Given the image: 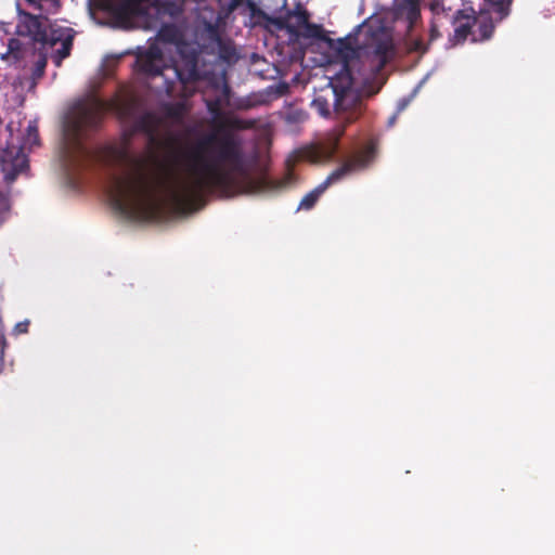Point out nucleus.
I'll list each match as a JSON object with an SVG mask.
<instances>
[{
	"label": "nucleus",
	"mask_w": 555,
	"mask_h": 555,
	"mask_svg": "<svg viewBox=\"0 0 555 555\" xmlns=\"http://www.w3.org/2000/svg\"><path fill=\"white\" fill-rule=\"evenodd\" d=\"M104 188L112 203L130 216H147L164 201L189 203L205 192L254 194L269 182L251 172L255 157L235 130L214 128L170 147L159 158L135 153L126 141L105 153Z\"/></svg>",
	"instance_id": "nucleus-1"
},
{
	"label": "nucleus",
	"mask_w": 555,
	"mask_h": 555,
	"mask_svg": "<svg viewBox=\"0 0 555 555\" xmlns=\"http://www.w3.org/2000/svg\"><path fill=\"white\" fill-rule=\"evenodd\" d=\"M179 31L172 25H165L158 31V41L175 44L179 60L173 65H165L159 43L152 44L140 54L137 63L142 73L152 79L160 78L162 88L168 94L180 93L183 98L199 89L201 82L214 74L212 65L222 61L230 63L235 50L225 44L216 34L208 47L196 50L192 44L179 41Z\"/></svg>",
	"instance_id": "nucleus-2"
},
{
	"label": "nucleus",
	"mask_w": 555,
	"mask_h": 555,
	"mask_svg": "<svg viewBox=\"0 0 555 555\" xmlns=\"http://www.w3.org/2000/svg\"><path fill=\"white\" fill-rule=\"evenodd\" d=\"M132 99L106 102L91 95L77 101L68 111L63 124L62 162L70 171L90 156L83 144L88 131L99 127L107 111L114 112L120 119L131 124L132 132H144L150 138L154 132V117L150 113L138 114Z\"/></svg>",
	"instance_id": "nucleus-3"
},
{
	"label": "nucleus",
	"mask_w": 555,
	"mask_h": 555,
	"mask_svg": "<svg viewBox=\"0 0 555 555\" xmlns=\"http://www.w3.org/2000/svg\"><path fill=\"white\" fill-rule=\"evenodd\" d=\"M392 42L383 26L373 27L367 21L358 25L352 33L337 40L336 51L344 68L353 79L378 73L391 57Z\"/></svg>",
	"instance_id": "nucleus-4"
},
{
	"label": "nucleus",
	"mask_w": 555,
	"mask_h": 555,
	"mask_svg": "<svg viewBox=\"0 0 555 555\" xmlns=\"http://www.w3.org/2000/svg\"><path fill=\"white\" fill-rule=\"evenodd\" d=\"M15 126L9 122L7 131L10 133V141L0 153V170L7 184L12 183L16 177L28 169V160L25 154L38 143V129L35 121H29L22 139L13 137Z\"/></svg>",
	"instance_id": "nucleus-5"
},
{
	"label": "nucleus",
	"mask_w": 555,
	"mask_h": 555,
	"mask_svg": "<svg viewBox=\"0 0 555 555\" xmlns=\"http://www.w3.org/2000/svg\"><path fill=\"white\" fill-rule=\"evenodd\" d=\"M374 157V149L372 146L367 147L362 153L353 156L350 160H348L345 165L334 170L321 184H319L311 192L306 194L304 198L300 201L298 209L309 210L311 209L320 196L325 192V190L332 185L333 183L338 182L345 176L352 171L362 170L369 166L371 160Z\"/></svg>",
	"instance_id": "nucleus-6"
},
{
	"label": "nucleus",
	"mask_w": 555,
	"mask_h": 555,
	"mask_svg": "<svg viewBox=\"0 0 555 555\" xmlns=\"http://www.w3.org/2000/svg\"><path fill=\"white\" fill-rule=\"evenodd\" d=\"M37 49L34 42L22 38H10L7 50L0 52V60L15 68H26L30 59L35 56Z\"/></svg>",
	"instance_id": "nucleus-7"
},
{
	"label": "nucleus",
	"mask_w": 555,
	"mask_h": 555,
	"mask_svg": "<svg viewBox=\"0 0 555 555\" xmlns=\"http://www.w3.org/2000/svg\"><path fill=\"white\" fill-rule=\"evenodd\" d=\"M74 30L70 27L57 24L47 26V39L41 43H48L55 49L53 60L57 66L70 53L74 39Z\"/></svg>",
	"instance_id": "nucleus-8"
},
{
	"label": "nucleus",
	"mask_w": 555,
	"mask_h": 555,
	"mask_svg": "<svg viewBox=\"0 0 555 555\" xmlns=\"http://www.w3.org/2000/svg\"><path fill=\"white\" fill-rule=\"evenodd\" d=\"M285 7L286 3L284 2L276 17V23L281 28H286L291 33H297L300 28L305 27L308 30V36H319V28L309 24L308 13L301 4H298L294 10H288Z\"/></svg>",
	"instance_id": "nucleus-9"
},
{
	"label": "nucleus",
	"mask_w": 555,
	"mask_h": 555,
	"mask_svg": "<svg viewBox=\"0 0 555 555\" xmlns=\"http://www.w3.org/2000/svg\"><path fill=\"white\" fill-rule=\"evenodd\" d=\"M421 0H396L395 16L397 20H404L409 31V40L415 51H425L426 48L422 40L414 39L412 31L420 17Z\"/></svg>",
	"instance_id": "nucleus-10"
},
{
	"label": "nucleus",
	"mask_w": 555,
	"mask_h": 555,
	"mask_svg": "<svg viewBox=\"0 0 555 555\" xmlns=\"http://www.w3.org/2000/svg\"><path fill=\"white\" fill-rule=\"evenodd\" d=\"M47 21L38 16L24 13L21 15L16 26V33L20 38L30 40V42H42L47 39Z\"/></svg>",
	"instance_id": "nucleus-11"
},
{
	"label": "nucleus",
	"mask_w": 555,
	"mask_h": 555,
	"mask_svg": "<svg viewBox=\"0 0 555 555\" xmlns=\"http://www.w3.org/2000/svg\"><path fill=\"white\" fill-rule=\"evenodd\" d=\"M346 95L339 96L337 90L331 88L325 94H318L311 102V107L321 116L328 117L332 108L335 112H340L344 107L343 104L346 100Z\"/></svg>",
	"instance_id": "nucleus-12"
},
{
	"label": "nucleus",
	"mask_w": 555,
	"mask_h": 555,
	"mask_svg": "<svg viewBox=\"0 0 555 555\" xmlns=\"http://www.w3.org/2000/svg\"><path fill=\"white\" fill-rule=\"evenodd\" d=\"M474 13V10H470V13L457 11L456 14H454L453 20L450 22L455 25L454 34L459 40L466 39L472 26L476 23L477 18Z\"/></svg>",
	"instance_id": "nucleus-13"
},
{
	"label": "nucleus",
	"mask_w": 555,
	"mask_h": 555,
	"mask_svg": "<svg viewBox=\"0 0 555 555\" xmlns=\"http://www.w3.org/2000/svg\"><path fill=\"white\" fill-rule=\"evenodd\" d=\"M433 12V21L430 26V38L435 39L439 36L438 28L443 25V21L451 22L454 14H450V9H446L441 3L434 2L430 7Z\"/></svg>",
	"instance_id": "nucleus-14"
},
{
	"label": "nucleus",
	"mask_w": 555,
	"mask_h": 555,
	"mask_svg": "<svg viewBox=\"0 0 555 555\" xmlns=\"http://www.w3.org/2000/svg\"><path fill=\"white\" fill-rule=\"evenodd\" d=\"M30 63H33V68L30 73V77L27 78L28 90H34L37 81L43 76L44 69L47 66V57L43 53L38 52L30 59Z\"/></svg>",
	"instance_id": "nucleus-15"
},
{
	"label": "nucleus",
	"mask_w": 555,
	"mask_h": 555,
	"mask_svg": "<svg viewBox=\"0 0 555 555\" xmlns=\"http://www.w3.org/2000/svg\"><path fill=\"white\" fill-rule=\"evenodd\" d=\"M176 0H130V8L133 12L144 13L149 7H155L157 11L160 8L175 4Z\"/></svg>",
	"instance_id": "nucleus-16"
},
{
	"label": "nucleus",
	"mask_w": 555,
	"mask_h": 555,
	"mask_svg": "<svg viewBox=\"0 0 555 555\" xmlns=\"http://www.w3.org/2000/svg\"><path fill=\"white\" fill-rule=\"evenodd\" d=\"M337 149V135L331 134L318 149V160H327L333 157Z\"/></svg>",
	"instance_id": "nucleus-17"
},
{
	"label": "nucleus",
	"mask_w": 555,
	"mask_h": 555,
	"mask_svg": "<svg viewBox=\"0 0 555 555\" xmlns=\"http://www.w3.org/2000/svg\"><path fill=\"white\" fill-rule=\"evenodd\" d=\"M488 4L489 10L499 14V21H502L508 15V9L512 0H485Z\"/></svg>",
	"instance_id": "nucleus-18"
},
{
	"label": "nucleus",
	"mask_w": 555,
	"mask_h": 555,
	"mask_svg": "<svg viewBox=\"0 0 555 555\" xmlns=\"http://www.w3.org/2000/svg\"><path fill=\"white\" fill-rule=\"evenodd\" d=\"M479 30L481 33V39L485 40V39H489L492 35V31H493V25L492 24H488V23H485V24H481L479 26Z\"/></svg>",
	"instance_id": "nucleus-19"
},
{
	"label": "nucleus",
	"mask_w": 555,
	"mask_h": 555,
	"mask_svg": "<svg viewBox=\"0 0 555 555\" xmlns=\"http://www.w3.org/2000/svg\"><path fill=\"white\" fill-rule=\"evenodd\" d=\"M28 321L20 322L15 325L14 331L18 334L26 333L28 331Z\"/></svg>",
	"instance_id": "nucleus-20"
},
{
	"label": "nucleus",
	"mask_w": 555,
	"mask_h": 555,
	"mask_svg": "<svg viewBox=\"0 0 555 555\" xmlns=\"http://www.w3.org/2000/svg\"><path fill=\"white\" fill-rule=\"evenodd\" d=\"M396 119H397V115L391 116L388 120V127H392L396 122Z\"/></svg>",
	"instance_id": "nucleus-21"
},
{
	"label": "nucleus",
	"mask_w": 555,
	"mask_h": 555,
	"mask_svg": "<svg viewBox=\"0 0 555 555\" xmlns=\"http://www.w3.org/2000/svg\"><path fill=\"white\" fill-rule=\"evenodd\" d=\"M3 344H4V338H3L2 333L0 332V353L1 354L3 353Z\"/></svg>",
	"instance_id": "nucleus-22"
},
{
	"label": "nucleus",
	"mask_w": 555,
	"mask_h": 555,
	"mask_svg": "<svg viewBox=\"0 0 555 555\" xmlns=\"http://www.w3.org/2000/svg\"><path fill=\"white\" fill-rule=\"evenodd\" d=\"M184 109H186L185 104H181V111H184Z\"/></svg>",
	"instance_id": "nucleus-23"
},
{
	"label": "nucleus",
	"mask_w": 555,
	"mask_h": 555,
	"mask_svg": "<svg viewBox=\"0 0 555 555\" xmlns=\"http://www.w3.org/2000/svg\"><path fill=\"white\" fill-rule=\"evenodd\" d=\"M29 3H35L36 0H27Z\"/></svg>",
	"instance_id": "nucleus-24"
},
{
	"label": "nucleus",
	"mask_w": 555,
	"mask_h": 555,
	"mask_svg": "<svg viewBox=\"0 0 555 555\" xmlns=\"http://www.w3.org/2000/svg\"><path fill=\"white\" fill-rule=\"evenodd\" d=\"M404 107V104H401V106L399 107V111L403 109Z\"/></svg>",
	"instance_id": "nucleus-25"
}]
</instances>
